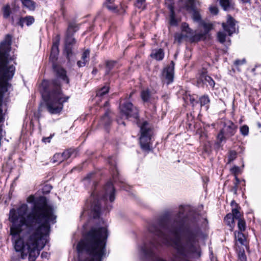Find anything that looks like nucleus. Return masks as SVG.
Returning a JSON list of instances; mask_svg holds the SVG:
<instances>
[{"mask_svg":"<svg viewBox=\"0 0 261 261\" xmlns=\"http://www.w3.org/2000/svg\"><path fill=\"white\" fill-rule=\"evenodd\" d=\"M94 175L93 173H89L84 178V180L86 181L88 180L90 178H91Z\"/></svg>","mask_w":261,"mask_h":261,"instance_id":"51","label":"nucleus"},{"mask_svg":"<svg viewBox=\"0 0 261 261\" xmlns=\"http://www.w3.org/2000/svg\"><path fill=\"white\" fill-rule=\"evenodd\" d=\"M10 48L11 36L7 35L0 44V96L8 91L10 86L8 81L13 77L15 70L9 58Z\"/></svg>","mask_w":261,"mask_h":261,"instance_id":"5","label":"nucleus"},{"mask_svg":"<svg viewBox=\"0 0 261 261\" xmlns=\"http://www.w3.org/2000/svg\"><path fill=\"white\" fill-rule=\"evenodd\" d=\"M245 63H246L245 59H243L242 60H236L234 62V64L236 66H239L241 65L244 64Z\"/></svg>","mask_w":261,"mask_h":261,"instance_id":"48","label":"nucleus"},{"mask_svg":"<svg viewBox=\"0 0 261 261\" xmlns=\"http://www.w3.org/2000/svg\"><path fill=\"white\" fill-rule=\"evenodd\" d=\"M237 156V152L233 150H230L229 152L228 155V163H231L232 161H233Z\"/></svg>","mask_w":261,"mask_h":261,"instance_id":"43","label":"nucleus"},{"mask_svg":"<svg viewBox=\"0 0 261 261\" xmlns=\"http://www.w3.org/2000/svg\"><path fill=\"white\" fill-rule=\"evenodd\" d=\"M42 87L43 88L42 95L46 102L48 111L51 114L60 113L63 108V103L68 100L69 97L64 96L61 92V87L57 80L50 83L43 81Z\"/></svg>","mask_w":261,"mask_h":261,"instance_id":"4","label":"nucleus"},{"mask_svg":"<svg viewBox=\"0 0 261 261\" xmlns=\"http://www.w3.org/2000/svg\"><path fill=\"white\" fill-rule=\"evenodd\" d=\"M47 252H43L42 254H41V256L42 257H47Z\"/></svg>","mask_w":261,"mask_h":261,"instance_id":"57","label":"nucleus"},{"mask_svg":"<svg viewBox=\"0 0 261 261\" xmlns=\"http://www.w3.org/2000/svg\"><path fill=\"white\" fill-rule=\"evenodd\" d=\"M222 129L224 132L226 137H230L236 133L237 126L231 121H228L225 123L224 127Z\"/></svg>","mask_w":261,"mask_h":261,"instance_id":"13","label":"nucleus"},{"mask_svg":"<svg viewBox=\"0 0 261 261\" xmlns=\"http://www.w3.org/2000/svg\"><path fill=\"white\" fill-rule=\"evenodd\" d=\"M52 187L51 186L46 185L44 187V190H46V192H49L50 190L51 189Z\"/></svg>","mask_w":261,"mask_h":261,"instance_id":"52","label":"nucleus"},{"mask_svg":"<svg viewBox=\"0 0 261 261\" xmlns=\"http://www.w3.org/2000/svg\"><path fill=\"white\" fill-rule=\"evenodd\" d=\"M199 25L203 27L204 29V35L207 34L210 30L213 29V25L211 23H207L204 21H202Z\"/></svg>","mask_w":261,"mask_h":261,"instance_id":"29","label":"nucleus"},{"mask_svg":"<svg viewBox=\"0 0 261 261\" xmlns=\"http://www.w3.org/2000/svg\"><path fill=\"white\" fill-rule=\"evenodd\" d=\"M234 219L231 213L228 214L224 218L225 222L231 228L234 227Z\"/></svg>","mask_w":261,"mask_h":261,"instance_id":"27","label":"nucleus"},{"mask_svg":"<svg viewBox=\"0 0 261 261\" xmlns=\"http://www.w3.org/2000/svg\"><path fill=\"white\" fill-rule=\"evenodd\" d=\"M150 56L156 60L160 61L163 60L164 57V53L162 49L160 48L158 49L153 50Z\"/></svg>","mask_w":261,"mask_h":261,"instance_id":"19","label":"nucleus"},{"mask_svg":"<svg viewBox=\"0 0 261 261\" xmlns=\"http://www.w3.org/2000/svg\"><path fill=\"white\" fill-rule=\"evenodd\" d=\"M240 132L243 136H247L249 132V127L247 125H244L240 128Z\"/></svg>","mask_w":261,"mask_h":261,"instance_id":"47","label":"nucleus"},{"mask_svg":"<svg viewBox=\"0 0 261 261\" xmlns=\"http://www.w3.org/2000/svg\"><path fill=\"white\" fill-rule=\"evenodd\" d=\"M121 105L120 106V109L121 114L124 115L127 119L133 118L137 119L138 117V111L133 104L128 101L123 103L122 100L120 102Z\"/></svg>","mask_w":261,"mask_h":261,"instance_id":"9","label":"nucleus"},{"mask_svg":"<svg viewBox=\"0 0 261 261\" xmlns=\"http://www.w3.org/2000/svg\"><path fill=\"white\" fill-rule=\"evenodd\" d=\"M205 83L204 84L208 85L212 87H214L215 86V82L212 79L211 77L208 76V77H205Z\"/></svg>","mask_w":261,"mask_h":261,"instance_id":"45","label":"nucleus"},{"mask_svg":"<svg viewBox=\"0 0 261 261\" xmlns=\"http://www.w3.org/2000/svg\"><path fill=\"white\" fill-rule=\"evenodd\" d=\"M174 63L171 61L170 64L165 68L163 72V79L167 85L172 83L174 79Z\"/></svg>","mask_w":261,"mask_h":261,"instance_id":"10","label":"nucleus"},{"mask_svg":"<svg viewBox=\"0 0 261 261\" xmlns=\"http://www.w3.org/2000/svg\"><path fill=\"white\" fill-rule=\"evenodd\" d=\"M106 227H93L77 245L79 261H101L106 256Z\"/></svg>","mask_w":261,"mask_h":261,"instance_id":"3","label":"nucleus"},{"mask_svg":"<svg viewBox=\"0 0 261 261\" xmlns=\"http://www.w3.org/2000/svg\"><path fill=\"white\" fill-rule=\"evenodd\" d=\"M24 7L30 10H34L35 3L32 0H20Z\"/></svg>","mask_w":261,"mask_h":261,"instance_id":"23","label":"nucleus"},{"mask_svg":"<svg viewBox=\"0 0 261 261\" xmlns=\"http://www.w3.org/2000/svg\"><path fill=\"white\" fill-rule=\"evenodd\" d=\"M3 16L5 18H8L11 13V9L9 5L5 6L3 8Z\"/></svg>","mask_w":261,"mask_h":261,"instance_id":"35","label":"nucleus"},{"mask_svg":"<svg viewBox=\"0 0 261 261\" xmlns=\"http://www.w3.org/2000/svg\"><path fill=\"white\" fill-rule=\"evenodd\" d=\"M236 250L238 252V258L240 261H246V256L244 248L242 249L240 246H238L236 248Z\"/></svg>","mask_w":261,"mask_h":261,"instance_id":"26","label":"nucleus"},{"mask_svg":"<svg viewBox=\"0 0 261 261\" xmlns=\"http://www.w3.org/2000/svg\"><path fill=\"white\" fill-rule=\"evenodd\" d=\"M34 22V18L32 16H27L24 18L20 19L18 24L23 27V23H25L27 25H31Z\"/></svg>","mask_w":261,"mask_h":261,"instance_id":"22","label":"nucleus"},{"mask_svg":"<svg viewBox=\"0 0 261 261\" xmlns=\"http://www.w3.org/2000/svg\"><path fill=\"white\" fill-rule=\"evenodd\" d=\"M111 113L109 110L106 111L104 116L101 118L100 121V125H103L105 126H107L110 124L111 123V116H110Z\"/></svg>","mask_w":261,"mask_h":261,"instance_id":"20","label":"nucleus"},{"mask_svg":"<svg viewBox=\"0 0 261 261\" xmlns=\"http://www.w3.org/2000/svg\"><path fill=\"white\" fill-rule=\"evenodd\" d=\"M198 5L199 3L196 0H186L184 7L187 11L192 13L193 21L199 24L203 21L201 20V15L198 8Z\"/></svg>","mask_w":261,"mask_h":261,"instance_id":"8","label":"nucleus"},{"mask_svg":"<svg viewBox=\"0 0 261 261\" xmlns=\"http://www.w3.org/2000/svg\"><path fill=\"white\" fill-rule=\"evenodd\" d=\"M217 37L220 42L223 43L225 41L226 35L223 32H219L218 33Z\"/></svg>","mask_w":261,"mask_h":261,"instance_id":"41","label":"nucleus"},{"mask_svg":"<svg viewBox=\"0 0 261 261\" xmlns=\"http://www.w3.org/2000/svg\"><path fill=\"white\" fill-rule=\"evenodd\" d=\"M233 203H234V201H232V202H231V205H232V204H233Z\"/></svg>","mask_w":261,"mask_h":261,"instance_id":"62","label":"nucleus"},{"mask_svg":"<svg viewBox=\"0 0 261 261\" xmlns=\"http://www.w3.org/2000/svg\"><path fill=\"white\" fill-rule=\"evenodd\" d=\"M59 38H57L56 40L53 42L50 53V59L54 61L57 59V56L59 53Z\"/></svg>","mask_w":261,"mask_h":261,"instance_id":"16","label":"nucleus"},{"mask_svg":"<svg viewBox=\"0 0 261 261\" xmlns=\"http://www.w3.org/2000/svg\"><path fill=\"white\" fill-rule=\"evenodd\" d=\"M206 220L194 211H190L189 207L180 206L173 222L170 216L165 214L149 225L148 231L160 240L153 239L148 244L144 243L140 251L145 257H151L154 250L164 244L174 247L184 257H199L201 251L197 244V237L201 233L199 225Z\"/></svg>","mask_w":261,"mask_h":261,"instance_id":"2","label":"nucleus"},{"mask_svg":"<svg viewBox=\"0 0 261 261\" xmlns=\"http://www.w3.org/2000/svg\"><path fill=\"white\" fill-rule=\"evenodd\" d=\"M53 67L57 76L65 81L67 83H68L69 80L66 76V71L62 67L56 66L54 64Z\"/></svg>","mask_w":261,"mask_h":261,"instance_id":"18","label":"nucleus"},{"mask_svg":"<svg viewBox=\"0 0 261 261\" xmlns=\"http://www.w3.org/2000/svg\"><path fill=\"white\" fill-rule=\"evenodd\" d=\"M231 171L232 173H234L235 175L238 173L239 171V168L237 166H234L231 168Z\"/></svg>","mask_w":261,"mask_h":261,"instance_id":"50","label":"nucleus"},{"mask_svg":"<svg viewBox=\"0 0 261 261\" xmlns=\"http://www.w3.org/2000/svg\"><path fill=\"white\" fill-rule=\"evenodd\" d=\"M238 227L241 231H244L246 229V223L243 219H239L238 222Z\"/></svg>","mask_w":261,"mask_h":261,"instance_id":"40","label":"nucleus"},{"mask_svg":"<svg viewBox=\"0 0 261 261\" xmlns=\"http://www.w3.org/2000/svg\"><path fill=\"white\" fill-rule=\"evenodd\" d=\"M108 163L112 167V176L115 181H116L117 176L118 174V172L116 166V158L114 156H111L108 158Z\"/></svg>","mask_w":261,"mask_h":261,"instance_id":"14","label":"nucleus"},{"mask_svg":"<svg viewBox=\"0 0 261 261\" xmlns=\"http://www.w3.org/2000/svg\"><path fill=\"white\" fill-rule=\"evenodd\" d=\"M136 7L143 10L145 8V0H137L135 3Z\"/></svg>","mask_w":261,"mask_h":261,"instance_id":"38","label":"nucleus"},{"mask_svg":"<svg viewBox=\"0 0 261 261\" xmlns=\"http://www.w3.org/2000/svg\"><path fill=\"white\" fill-rule=\"evenodd\" d=\"M226 137L225 135L224 132L222 129L221 130L220 133L218 134L217 136V139L219 141V143L222 142V141L226 140Z\"/></svg>","mask_w":261,"mask_h":261,"instance_id":"44","label":"nucleus"},{"mask_svg":"<svg viewBox=\"0 0 261 261\" xmlns=\"http://www.w3.org/2000/svg\"><path fill=\"white\" fill-rule=\"evenodd\" d=\"M51 138V136H50L49 137H46V138H43L42 139V141L45 143L49 142L50 141Z\"/></svg>","mask_w":261,"mask_h":261,"instance_id":"53","label":"nucleus"},{"mask_svg":"<svg viewBox=\"0 0 261 261\" xmlns=\"http://www.w3.org/2000/svg\"><path fill=\"white\" fill-rule=\"evenodd\" d=\"M65 53H66L67 59L70 60L73 55L71 45H65Z\"/></svg>","mask_w":261,"mask_h":261,"instance_id":"33","label":"nucleus"},{"mask_svg":"<svg viewBox=\"0 0 261 261\" xmlns=\"http://www.w3.org/2000/svg\"><path fill=\"white\" fill-rule=\"evenodd\" d=\"M234 235L237 247L238 246V243L241 245H246V238L242 232L236 231L234 232Z\"/></svg>","mask_w":261,"mask_h":261,"instance_id":"17","label":"nucleus"},{"mask_svg":"<svg viewBox=\"0 0 261 261\" xmlns=\"http://www.w3.org/2000/svg\"><path fill=\"white\" fill-rule=\"evenodd\" d=\"M113 2L112 0H106V2Z\"/></svg>","mask_w":261,"mask_h":261,"instance_id":"60","label":"nucleus"},{"mask_svg":"<svg viewBox=\"0 0 261 261\" xmlns=\"http://www.w3.org/2000/svg\"><path fill=\"white\" fill-rule=\"evenodd\" d=\"M231 214L232 215V217H233L234 219L238 220L241 219V214L237 208H233Z\"/></svg>","mask_w":261,"mask_h":261,"instance_id":"39","label":"nucleus"},{"mask_svg":"<svg viewBox=\"0 0 261 261\" xmlns=\"http://www.w3.org/2000/svg\"><path fill=\"white\" fill-rule=\"evenodd\" d=\"M235 179H236V182L234 183V185H237L240 183V180L238 178V177L237 176V175H235Z\"/></svg>","mask_w":261,"mask_h":261,"instance_id":"55","label":"nucleus"},{"mask_svg":"<svg viewBox=\"0 0 261 261\" xmlns=\"http://www.w3.org/2000/svg\"><path fill=\"white\" fill-rule=\"evenodd\" d=\"M76 150L71 148L68 149L61 153L64 161L70 158H73L76 157Z\"/></svg>","mask_w":261,"mask_h":261,"instance_id":"21","label":"nucleus"},{"mask_svg":"<svg viewBox=\"0 0 261 261\" xmlns=\"http://www.w3.org/2000/svg\"><path fill=\"white\" fill-rule=\"evenodd\" d=\"M170 23L172 25H176L177 24V20L175 17L173 8H170Z\"/></svg>","mask_w":261,"mask_h":261,"instance_id":"32","label":"nucleus"},{"mask_svg":"<svg viewBox=\"0 0 261 261\" xmlns=\"http://www.w3.org/2000/svg\"><path fill=\"white\" fill-rule=\"evenodd\" d=\"M207 75V71L205 69H203L199 73V77L197 79L198 84L205 83V77H208Z\"/></svg>","mask_w":261,"mask_h":261,"instance_id":"25","label":"nucleus"},{"mask_svg":"<svg viewBox=\"0 0 261 261\" xmlns=\"http://www.w3.org/2000/svg\"><path fill=\"white\" fill-rule=\"evenodd\" d=\"M112 202L115 200V189L111 182H108L105 185L101 192L97 195L93 192L91 196V216L93 218H98L100 216L101 207L109 211L111 205L108 204V200Z\"/></svg>","mask_w":261,"mask_h":261,"instance_id":"6","label":"nucleus"},{"mask_svg":"<svg viewBox=\"0 0 261 261\" xmlns=\"http://www.w3.org/2000/svg\"><path fill=\"white\" fill-rule=\"evenodd\" d=\"M237 188H238V186L234 185V186L233 187V190L234 193H236L237 191Z\"/></svg>","mask_w":261,"mask_h":261,"instance_id":"56","label":"nucleus"},{"mask_svg":"<svg viewBox=\"0 0 261 261\" xmlns=\"http://www.w3.org/2000/svg\"><path fill=\"white\" fill-rule=\"evenodd\" d=\"M210 11L211 12V13L213 14H217L218 12V8L216 7H211L210 8Z\"/></svg>","mask_w":261,"mask_h":261,"instance_id":"49","label":"nucleus"},{"mask_svg":"<svg viewBox=\"0 0 261 261\" xmlns=\"http://www.w3.org/2000/svg\"><path fill=\"white\" fill-rule=\"evenodd\" d=\"M105 6L110 11L113 12H116L117 7L113 4V2H106Z\"/></svg>","mask_w":261,"mask_h":261,"instance_id":"31","label":"nucleus"},{"mask_svg":"<svg viewBox=\"0 0 261 261\" xmlns=\"http://www.w3.org/2000/svg\"><path fill=\"white\" fill-rule=\"evenodd\" d=\"M141 137L140 143L141 148L145 150H150L149 141L151 135V130L149 124L144 121L140 126Z\"/></svg>","mask_w":261,"mask_h":261,"instance_id":"7","label":"nucleus"},{"mask_svg":"<svg viewBox=\"0 0 261 261\" xmlns=\"http://www.w3.org/2000/svg\"><path fill=\"white\" fill-rule=\"evenodd\" d=\"M222 27L229 36L236 32L238 30L234 19L230 16H228L226 23H223Z\"/></svg>","mask_w":261,"mask_h":261,"instance_id":"12","label":"nucleus"},{"mask_svg":"<svg viewBox=\"0 0 261 261\" xmlns=\"http://www.w3.org/2000/svg\"><path fill=\"white\" fill-rule=\"evenodd\" d=\"M117 122L119 124H123V125H125V122H123V121H121L119 119H117Z\"/></svg>","mask_w":261,"mask_h":261,"instance_id":"58","label":"nucleus"},{"mask_svg":"<svg viewBox=\"0 0 261 261\" xmlns=\"http://www.w3.org/2000/svg\"><path fill=\"white\" fill-rule=\"evenodd\" d=\"M86 213V210H84V211L83 212V213H82V215H84Z\"/></svg>","mask_w":261,"mask_h":261,"instance_id":"59","label":"nucleus"},{"mask_svg":"<svg viewBox=\"0 0 261 261\" xmlns=\"http://www.w3.org/2000/svg\"><path fill=\"white\" fill-rule=\"evenodd\" d=\"M109 90V87L107 86H104L99 89L96 93V97H102L108 93Z\"/></svg>","mask_w":261,"mask_h":261,"instance_id":"30","label":"nucleus"},{"mask_svg":"<svg viewBox=\"0 0 261 261\" xmlns=\"http://www.w3.org/2000/svg\"><path fill=\"white\" fill-rule=\"evenodd\" d=\"M230 0H220V3L224 10H227L230 6Z\"/></svg>","mask_w":261,"mask_h":261,"instance_id":"37","label":"nucleus"},{"mask_svg":"<svg viewBox=\"0 0 261 261\" xmlns=\"http://www.w3.org/2000/svg\"><path fill=\"white\" fill-rule=\"evenodd\" d=\"M210 101V100L207 95H203L199 98V102L201 107L207 105L209 103Z\"/></svg>","mask_w":261,"mask_h":261,"instance_id":"34","label":"nucleus"},{"mask_svg":"<svg viewBox=\"0 0 261 261\" xmlns=\"http://www.w3.org/2000/svg\"><path fill=\"white\" fill-rule=\"evenodd\" d=\"M34 196H30L27 201L34 202L31 212L28 214V206L22 204L16 210H11L9 219L12 223L10 234L16 252L29 261H35L40 251L47 242L50 223H55L56 217L45 199L40 198L34 202Z\"/></svg>","mask_w":261,"mask_h":261,"instance_id":"1","label":"nucleus"},{"mask_svg":"<svg viewBox=\"0 0 261 261\" xmlns=\"http://www.w3.org/2000/svg\"><path fill=\"white\" fill-rule=\"evenodd\" d=\"M108 101H106L105 103V106H107L108 105Z\"/></svg>","mask_w":261,"mask_h":261,"instance_id":"61","label":"nucleus"},{"mask_svg":"<svg viewBox=\"0 0 261 261\" xmlns=\"http://www.w3.org/2000/svg\"><path fill=\"white\" fill-rule=\"evenodd\" d=\"M182 28V32L184 33V32L186 33L187 34V36L188 37H191L193 36L194 34V31L191 29L189 25L187 23H183L181 25Z\"/></svg>","mask_w":261,"mask_h":261,"instance_id":"24","label":"nucleus"},{"mask_svg":"<svg viewBox=\"0 0 261 261\" xmlns=\"http://www.w3.org/2000/svg\"><path fill=\"white\" fill-rule=\"evenodd\" d=\"M185 37H188L187 35H184L182 32L181 33L176 34L175 36V40L177 41L178 42H180L181 40H182Z\"/></svg>","mask_w":261,"mask_h":261,"instance_id":"46","label":"nucleus"},{"mask_svg":"<svg viewBox=\"0 0 261 261\" xmlns=\"http://www.w3.org/2000/svg\"><path fill=\"white\" fill-rule=\"evenodd\" d=\"M115 64H116V62L115 61H108L107 62V64H106V68H107L106 73H107V74H109L110 71L111 70V69H112L113 68V67L114 66Z\"/></svg>","mask_w":261,"mask_h":261,"instance_id":"42","label":"nucleus"},{"mask_svg":"<svg viewBox=\"0 0 261 261\" xmlns=\"http://www.w3.org/2000/svg\"><path fill=\"white\" fill-rule=\"evenodd\" d=\"M79 29L77 25L74 22H71L69 24L66 33V44L71 45L75 43V39L72 37L74 32Z\"/></svg>","mask_w":261,"mask_h":261,"instance_id":"11","label":"nucleus"},{"mask_svg":"<svg viewBox=\"0 0 261 261\" xmlns=\"http://www.w3.org/2000/svg\"><path fill=\"white\" fill-rule=\"evenodd\" d=\"M243 4H250L251 0H239Z\"/></svg>","mask_w":261,"mask_h":261,"instance_id":"54","label":"nucleus"},{"mask_svg":"<svg viewBox=\"0 0 261 261\" xmlns=\"http://www.w3.org/2000/svg\"><path fill=\"white\" fill-rule=\"evenodd\" d=\"M90 50H85L82 55L81 60L77 61V65L79 67L85 66L89 61Z\"/></svg>","mask_w":261,"mask_h":261,"instance_id":"15","label":"nucleus"},{"mask_svg":"<svg viewBox=\"0 0 261 261\" xmlns=\"http://www.w3.org/2000/svg\"><path fill=\"white\" fill-rule=\"evenodd\" d=\"M64 161L63 158L61 153H56L51 159L53 163L59 164Z\"/></svg>","mask_w":261,"mask_h":261,"instance_id":"28","label":"nucleus"},{"mask_svg":"<svg viewBox=\"0 0 261 261\" xmlns=\"http://www.w3.org/2000/svg\"><path fill=\"white\" fill-rule=\"evenodd\" d=\"M141 98L144 101H148L150 98V93L148 90H143L141 92Z\"/></svg>","mask_w":261,"mask_h":261,"instance_id":"36","label":"nucleus"}]
</instances>
